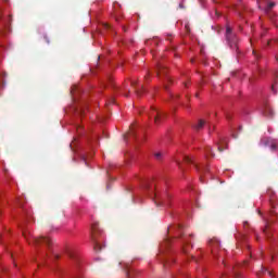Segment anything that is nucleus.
<instances>
[{
  "label": "nucleus",
  "mask_w": 278,
  "mask_h": 278,
  "mask_svg": "<svg viewBox=\"0 0 278 278\" xmlns=\"http://www.w3.org/2000/svg\"><path fill=\"white\" fill-rule=\"evenodd\" d=\"M103 233V230H101V227H99V224H93L91 226V238L93 241V249L94 251H101L103 249L101 247V242L99 241V236Z\"/></svg>",
  "instance_id": "obj_1"
},
{
  "label": "nucleus",
  "mask_w": 278,
  "mask_h": 278,
  "mask_svg": "<svg viewBox=\"0 0 278 278\" xmlns=\"http://www.w3.org/2000/svg\"><path fill=\"white\" fill-rule=\"evenodd\" d=\"M150 198L155 203L156 207H168V202H166V194H160L157 192L150 193Z\"/></svg>",
  "instance_id": "obj_2"
},
{
  "label": "nucleus",
  "mask_w": 278,
  "mask_h": 278,
  "mask_svg": "<svg viewBox=\"0 0 278 278\" xmlns=\"http://www.w3.org/2000/svg\"><path fill=\"white\" fill-rule=\"evenodd\" d=\"M226 40L231 49L238 47V37L231 31V27H226Z\"/></svg>",
  "instance_id": "obj_3"
},
{
  "label": "nucleus",
  "mask_w": 278,
  "mask_h": 278,
  "mask_svg": "<svg viewBox=\"0 0 278 278\" xmlns=\"http://www.w3.org/2000/svg\"><path fill=\"white\" fill-rule=\"evenodd\" d=\"M24 238H26V240L29 242V244H35V245H38V244H47L48 247L51 245V239L45 237V236H41L39 238H27V235L24 232L23 233Z\"/></svg>",
  "instance_id": "obj_4"
},
{
  "label": "nucleus",
  "mask_w": 278,
  "mask_h": 278,
  "mask_svg": "<svg viewBox=\"0 0 278 278\" xmlns=\"http://www.w3.org/2000/svg\"><path fill=\"white\" fill-rule=\"evenodd\" d=\"M229 275H232L233 278H242L236 266H232L228 271H225L220 278H229Z\"/></svg>",
  "instance_id": "obj_5"
},
{
  "label": "nucleus",
  "mask_w": 278,
  "mask_h": 278,
  "mask_svg": "<svg viewBox=\"0 0 278 278\" xmlns=\"http://www.w3.org/2000/svg\"><path fill=\"white\" fill-rule=\"evenodd\" d=\"M150 116H153L155 125H160L162 123V118H164V113H161L153 108Z\"/></svg>",
  "instance_id": "obj_6"
},
{
  "label": "nucleus",
  "mask_w": 278,
  "mask_h": 278,
  "mask_svg": "<svg viewBox=\"0 0 278 278\" xmlns=\"http://www.w3.org/2000/svg\"><path fill=\"white\" fill-rule=\"evenodd\" d=\"M162 74L166 75V66H164L162 63H159L156 66V75L160 77Z\"/></svg>",
  "instance_id": "obj_7"
},
{
  "label": "nucleus",
  "mask_w": 278,
  "mask_h": 278,
  "mask_svg": "<svg viewBox=\"0 0 278 278\" xmlns=\"http://www.w3.org/2000/svg\"><path fill=\"white\" fill-rule=\"evenodd\" d=\"M225 149H227V139L220 138L218 143V152L223 153Z\"/></svg>",
  "instance_id": "obj_8"
},
{
  "label": "nucleus",
  "mask_w": 278,
  "mask_h": 278,
  "mask_svg": "<svg viewBox=\"0 0 278 278\" xmlns=\"http://www.w3.org/2000/svg\"><path fill=\"white\" fill-rule=\"evenodd\" d=\"M264 114H265V116H269V117L275 115V113L273 112V109L270 106H265Z\"/></svg>",
  "instance_id": "obj_9"
},
{
  "label": "nucleus",
  "mask_w": 278,
  "mask_h": 278,
  "mask_svg": "<svg viewBox=\"0 0 278 278\" xmlns=\"http://www.w3.org/2000/svg\"><path fill=\"white\" fill-rule=\"evenodd\" d=\"M204 125H205V121L200 119L199 123H198V125L194 126V129H195L197 131H199V130L203 129Z\"/></svg>",
  "instance_id": "obj_10"
},
{
  "label": "nucleus",
  "mask_w": 278,
  "mask_h": 278,
  "mask_svg": "<svg viewBox=\"0 0 278 278\" xmlns=\"http://www.w3.org/2000/svg\"><path fill=\"white\" fill-rule=\"evenodd\" d=\"M276 3L275 2H269L267 7L265 8V12L268 14L273 8H275Z\"/></svg>",
  "instance_id": "obj_11"
},
{
  "label": "nucleus",
  "mask_w": 278,
  "mask_h": 278,
  "mask_svg": "<svg viewBox=\"0 0 278 278\" xmlns=\"http://www.w3.org/2000/svg\"><path fill=\"white\" fill-rule=\"evenodd\" d=\"M154 157H155V160H162V157H164V152H156V153H154Z\"/></svg>",
  "instance_id": "obj_12"
},
{
  "label": "nucleus",
  "mask_w": 278,
  "mask_h": 278,
  "mask_svg": "<svg viewBox=\"0 0 278 278\" xmlns=\"http://www.w3.org/2000/svg\"><path fill=\"white\" fill-rule=\"evenodd\" d=\"M185 163L186 164H194V161L192 160V157H190V156H185Z\"/></svg>",
  "instance_id": "obj_13"
},
{
  "label": "nucleus",
  "mask_w": 278,
  "mask_h": 278,
  "mask_svg": "<svg viewBox=\"0 0 278 278\" xmlns=\"http://www.w3.org/2000/svg\"><path fill=\"white\" fill-rule=\"evenodd\" d=\"M212 155V157H214V154L212 153V148L211 147H207L206 148V155Z\"/></svg>",
  "instance_id": "obj_14"
},
{
  "label": "nucleus",
  "mask_w": 278,
  "mask_h": 278,
  "mask_svg": "<svg viewBox=\"0 0 278 278\" xmlns=\"http://www.w3.org/2000/svg\"><path fill=\"white\" fill-rule=\"evenodd\" d=\"M136 94H137V97H142V90L136 89Z\"/></svg>",
  "instance_id": "obj_15"
},
{
  "label": "nucleus",
  "mask_w": 278,
  "mask_h": 278,
  "mask_svg": "<svg viewBox=\"0 0 278 278\" xmlns=\"http://www.w3.org/2000/svg\"><path fill=\"white\" fill-rule=\"evenodd\" d=\"M127 136H131L132 138H135L136 134H134V130L130 129V131L127 134Z\"/></svg>",
  "instance_id": "obj_16"
},
{
  "label": "nucleus",
  "mask_w": 278,
  "mask_h": 278,
  "mask_svg": "<svg viewBox=\"0 0 278 278\" xmlns=\"http://www.w3.org/2000/svg\"><path fill=\"white\" fill-rule=\"evenodd\" d=\"M275 149H277V144L273 143L271 144V151H275Z\"/></svg>",
  "instance_id": "obj_17"
},
{
  "label": "nucleus",
  "mask_w": 278,
  "mask_h": 278,
  "mask_svg": "<svg viewBox=\"0 0 278 278\" xmlns=\"http://www.w3.org/2000/svg\"><path fill=\"white\" fill-rule=\"evenodd\" d=\"M164 244H170V240L166 239L165 242L163 243V247Z\"/></svg>",
  "instance_id": "obj_18"
},
{
  "label": "nucleus",
  "mask_w": 278,
  "mask_h": 278,
  "mask_svg": "<svg viewBox=\"0 0 278 278\" xmlns=\"http://www.w3.org/2000/svg\"><path fill=\"white\" fill-rule=\"evenodd\" d=\"M68 256L73 258L75 257V254H73V252H68Z\"/></svg>",
  "instance_id": "obj_19"
},
{
  "label": "nucleus",
  "mask_w": 278,
  "mask_h": 278,
  "mask_svg": "<svg viewBox=\"0 0 278 278\" xmlns=\"http://www.w3.org/2000/svg\"><path fill=\"white\" fill-rule=\"evenodd\" d=\"M271 90H273L274 94H277V90H275V86L271 87Z\"/></svg>",
  "instance_id": "obj_20"
},
{
  "label": "nucleus",
  "mask_w": 278,
  "mask_h": 278,
  "mask_svg": "<svg viewBox=\"0 0 278 278\" xmlns=\"http://www.w3.org/2000/svg\"><path fill=\"white\" fill-rule=\"evenodd\" d=\"M163 266H168V262L167 261H163Z\"/></svg>",
  "instance_id": "obj_21"
},
{
  "label": "nucleus",
  "mask_w": 278,
  "mask_h": 278,
  "mask_svg": "<svg viewBox=\"0 0 278 278\" xmlns=\"http://www.w3.org/2000/svg\"><path fill=\"white\" fill-rule=\"evenodd\" d=\"M45 40L48 42L49 45V37L45 36Z\"/></svg>",
  "instance_id": "obj_22"
},
{
  "label": "nucleus",
  "mask_w": 278,
  "mask_h": 278,
  "mask_svg": "<svg viewBox=\"0 0 278 278\" xmlns=\"http://www.w3.org/2000/svg\"><path fill=\"white\" fill-rule=\"evenodd\" d=\"M257 214H258L260 216H262V211H261V210H258V211H257Z\"/></svg>",
  "instance_id": "obj_23"
},
{
  "label": "nucleus",
  "mask_w": 278,
  "mask_h": 278,
  "mask_svg": "<svg viewBox=\"0 0 278 278\" xmlns=\"http://www.w3.org/2000/svg\"><path fill=\"white\" fill-rule=\"evenodd\" d=\"M105 28H106V29H110V25H109V24H105Z\"/></svg>",
  "instance_id": "obj_24"
},
{
  "label": "nucleus",
  "mask_w": 278,
  "mask_h": 278,
  "mask_svg": "<svg viewBox=\"0 0 278 278\" xmlns=\"http://www.w3.org/2000/svg\"><path fill=\"white\" fill-rule=\"evenodd\" d=\"M167 37H168V38H172V37H173V34H167Z\"/></svg>",
  "instance_id": "obj_25"
},
{
  "label": "nucleus",
  "mask_w": 278,
  "mask_h": 278,
  "mask_svg": "<svg viewBox=\"0 0 278 278\" xmlns=\"http://www.w3.org/2000/svg\"><path fill=\"white\" fill-rule=\"evenodd\" d=\"M131 86H136V81L132 80V81H131Z\"/></svg>",
  "instance_id": "obj_26"
},
{
  "label": "nucleus",
  "mask_w": 278,
  "mask_h": 278,
  "mask_svg": "<svg viewBox=\"0 0 278 278\" xmlns=\"http://www.w3.org/2000/svg\"><path fill=\"white\" fill-rule=\"evenodd\" d=\"M179 8H181V9H182V8H184V4H182V3H180V4H179Z\"/></svg>",
  "instance_id": "obj_27"
},
{
  "label": "nucleus",
  "mask_w": 278,
  "mask_h": 278,
  "mask_svg": "<svg viewBox=\"0 0 278 278\" xmlns=\"http://www.w3.org/2000/svg\"><path fill=\"white\" fill-rule=\"evenodd\" d=\"M222 263H224V266H227V264L225 263V261H222Z\"/></svg>",
  "instance_id": "obj_28"
},
{
  "label": "nucleus",
  "mask_w": 278,
  "mask_h": 278,
  "mask_svg": "<svg viewBox=\"0 0 278 278\" xmlns=\"http://www.w3.org/2000/svg\"><path fill=\"white\" fill-rule=\"evenodd\" d=\"M253 54H254V55H257V54L255 53V50H253Z\"/></svg>",
  "instance_id": "obj_29"
},
{
  "label": "nucleus",
  "mask_w": 278,
  "mask_h": 278,
  "mask_svg": "<svg viewBox=\"0 0 278 278\" xmlns=\"http://www.w3.org/2000/svg\"><path fill=\"white\" fill-rule=\"evenodd\" d=\"M165 90H168V87H167V86H165Z\"/></svg>",
  "instance_id": "obj_30"
},
{
  "label": "nucleus",
  "mask_w": 278,
  "mask_h": 278,
  "mask_svg": "<svg viewBox=\"0 0 278 278\" xmlns=\"http://www.w3.org/2000/svg\"><path fill=\"white\" fill-rule=\"evenodd\" d=\"M268 275L273 276V274L270 271H268Z\"/></svg>",
  "instance_id": "obj_31"
},
{
  "label": "nucleus",
  "mask_w": 278,
  "mask_h": 278,
  "mask_svg": "<svg viewBox=\"0 0 278 278\" xmlns=\"http://www.w3.org/2000/svg\"><path fill=\"white\" fill-rule=\"evenodd\" d=\"M177 164H178V166H180V163H179V162H177Z\"/></svg>",
  "instance_id": "obj_32"
}]
</instances>
